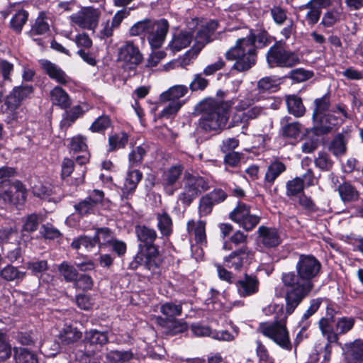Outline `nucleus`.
<instances>
[{
	"label": "nucleus",
	"mask_w": 363,
	"mask_h": 363,
	"mask_svg": "<svg viewBox=\"0 0 363 363\" xmlns=\"http://www.w3.org/2000/svg\"><path fill=\"white\" fill-rule=\"evenodd\" d=\"M50 30V25L48 23V18L45 13L40 12L35 19L34 24L32 26L30 30V35L33 37L36 35H44Z\"/></svg>",
	"instance_id": "35"
},
{
	"label": "nucleus",
	"mask_w": 363,
	"mask_h": 363,
	"mask_svg": "<svg viewBox=\"0 0 363 363\" xmlns=\"http://www.w3.org/2000/svg\"><path fill=\"white\" fill-rule=\"evenodd\" d=\"M345 14L342 11V9L333 8L329 9L323 13L320 25L325 28H331L335 23L344 19Z\"/></svg>",
	"instance_id": "31"
},
{
	"label": "nucleus",
	"mask_w": 363,
	"mask_h": 363,
	"mask_svg": "<svg viewBox=\"0 0 363 363\" xmlns=\"http://www.w3.org/2000/svg\"><path fill=\"white\" fill-rule=\"evenodd\" d=\"M313 77V72L303 68H298L289 72V78L297 83L303 82Z\"/></svg>",
	"instance_id": "53"
},
{
	"label": "nucleus",
	"mask_w": 363,
	"mask_h": 363,
	"mask_svg": "<svg viewBox=\"0 0 363 363\" xmlns=\"http://www.w3.org/2000/svg\"><path fill=\"white\" fill-rule=\"evenodd\" d=\"M94 238L96 240V244L99 243V245H106V243L111 244L113 240L111 231L108 228L99 229Z\"/></svg>",
	"instance_id": "59"
},
{
	"label": "nucleus",
	"mask_w": 363,
	"mask_h": 363,
	"mask_svg": "<svg viewBox=\"0 0 363 363\" xmlns=\"http://www.w3.org/2000/svg\"><path fill=\"white\" fill-rule=\"evenodd\" d=\"M118 60L133 69L142 62L143 55L132 41H126L118 49Z\"/></svg>",
	"instance_id": "13"
},
{
	"label": "nucleus",
	"mask_w": 363,
	"mask_h": 363,
	"mask_svg": "<svg viewBox=\"0 0 363 363\" xmlns=\"http://www.w3.org/2000/svg\"><path fill=\"white\" fill-rule=\"evenodd\" d=\"M286 105L290 113L296 117L302 116L305 112L301 99L296 96H289L286 98Z\"/></svg>",
	"instance_id": "37"
},
{
	"label": "nucleus",
	"mask_w": 363,
	"mask_h": 363,
	"mask_svg": "<svg viewBox=\"0 0 363 363\" xmlns=\"http://www.w3.org/2000/svg\"><path fill=\"white\" fill-rule=\"evenodd\" d=\"M208 84V81L201 76V74H196L189 84V89L191 91L203 90Z\"/></svg>",
	"instance_id": "60"
},
{
	"label": "nucleus",
	"mask_w": 363,
	"mask_h": 363,
	"mask_svg": "<svg viewBox=\"0 0 363 363\" xmlns=\"http://www.w3.org/2000/svg\"><path fill=\"white\" fill-rule=\"evenodd\" d=\"M50 100L52 104L60 107L62 109L68 108L72 101L68 94L60 86H56L50 91Z\"/></svg>",
	"instance_id": "26"
},
{
	"label": "nucleus",
	"mask_w": 363,
	"mask_h": 363,
	"mask_svg": "<svg viewBox=\"0 0 363 363\" xmlns=\"http://www.w3.org/2000/svg\"><path fill=\"white\" fill-rule=\"evenodd\" d=\"M260 221V218L257 216L252 214L251 213L239 223V226L242 228L246 231H251Z\"/></svg>",
	"instance_id": "58"
},
{
	"label": "nucleus",
	"mask_w": 363,
	"mask_h": 363,
	"mask_svg": "<svg viewBox=\"0 0 363 363\" xmlns=\"http://www.w3.org/2000/svg\"><path fill=\"white\" fill-rule=\"evenodd\" d=\"M104 196L103 191L94 190L89 196L74 206L75 211L82 216L94 213L97 206L102 202Z\"/></svg>",
	"instance_id": "18"
},
{
	"label": "nucleus",
	"mask_w": 363,
	"mask_h": 363,
	"mask_svg": "<svg viewBox=\"0 0 363 363\" xmlns=\"http://www.w3.org/2000/svg\"><path fill=\"white\" fill-rule=\"evenodd\" d=\"M240 297L246 298L256 294L259 291V281L253 274H245L235 282Z\"/></svg>",
	"instance_id": "19"
},
{
	"label": "nucleus",
	"mask_w": 363,
	"mask_h": 363,
	"mask_svg": "<svg viewBox=\"0 0 363 363\" xmlns=\"http://www.w3.org/2000/svg\"><path fill=\"white\" fill-rule=\"evenodd\" d=\"M322 303V298H317L315 299H312L310 302V306L306 312L303 313L301 319V323L303 324L302 329L306 330L308 327V323L305 321L311 315H313L320 308Z\"/></svg>",
	"instance_id": "52"
},
{
	"label": "nucleus",
	"mask_w": 363,
	"mask_h": 363,
	"mask_svg": "<svg viewBox=\"0 0 363 363\" xmlns=\"http://www.w3.org/2000/svg\"><path fill=\"white\" fill-rule=\"evenodd\" d=\"M295 269L296 274L291 272L281 276L287 315L293 313L314 288L313 282L320 272L321 263L312 255L301 254Z\"/></svg>",
	"instance_id": "1"
},
{
	"label": "nucleus",
	"mask_w": 363,
	"mask_h": 363,
	"mask_svg": "<svg viewBox=\"0 0 363 363\" xmlns=\"http://www.w3.org/2000/svg\"><path fill=\"white\" fill-rule=\"evenodd\" d=\"M315 109L313 113L312 118H315L318 116H322L326 114L327 111H329L330 108V99L327 96H324L321 98L316 99L314 101Z\"/></svg>",
	"instance_id": "50"
},
{
	"label": "nucleus",
	"mask_w": 363,
	"mask_h": 363,
	"mask_svg": "<svg viewBox=\"0 0 363 363\" xmlns=\"http://www.w3.org/2000/svg\"><path fill=\"white\" fill-rule=\"evenodd\" d=\"M182 306L181 303L166 302L160 307V312L167 318L172 319L182 314Z\"/></svg>",
	"instance_id": "41"
},
{
	"label": "nucleus",
	"mask_w": 363,
	"mask_h": 363,
	"mask_svg": "<svg viewBox=\"0 0 363 363\" xmlns=\"http://www.w3.org/2000/svg\"><path fill=\"white\" fill-rule=\"evenodd\" d=\"M183 166L175 164L164 171L161 182L165 191L172 195L177 189V183L183 172Z\"/></svg>",
	"instance_id": "20"
},
{
	"label": "nucleus",
	"mask_w": 363,
	"mask_h": 363,
	"mask_svg": "<svg viewBox=\"0 0 363 363\" xmlns=\"http://www.w3.org/2000/svg\"><path fill=\"white\" fill-rule=\"evenodd\" d=\"M100 13L94 8L87 7L72 14L70 19L82 28L93 30L99 23Z\"/></svg>",
	"instance_id": "14"
},
{
	"label": "nucleus",
	"mask_w": 363,
	"mask_h": 363,
	"mask_svg": "<svg viewBox=\"0 0 363 363\" xmlns=\"http://www.w3.org/2000/svg\"><path fill=\"white\" fill-rule=\"evenodd\" d=\"M58 271L67 282H74L78 277L77 269L67 262H63L58 266Z\"/></svg>",
	"instance_id": "45"
},
{
	"label": "nucleus",
	"mask_w": 363,
	"mask_h": 363,
	"mask_svg": "<svg viewBox=\"0 0 363 363\" xmlns=\"http://www.w3.org/2000/svg\"><path fill=\"white\" fill-rule=\"evenodd\" d=\"M14 359L16 363H38L35 354L23 347L15 349Z\"/></svg>",
	"instance_id": "39"
},
{
	"label": "nucleus",
	"mask_w": 363,
	"mask_h": 363,
	"mask_svg": "<svg viewBox=\"0 0 363 363\" xmlns=\"http://www.w3.org/2000/svg\"><path fill=\"white\" fill-rule=\"evenodd\" d=\"M229 105L213 99H208L199 105L201 113L199 126L206 131L223 129L227 123Z\"/></svg>",
	"instance_id": "3"
},
{
	"label": "nucleus",
	"mask_w": 363,
	"mask_h": 363,
	"mask_svg": "<svg viewBox=\"0 0 363 363\" xmlns=\"http://www.w3.org/2000/svg\"><path fill=\"white\" fill-rule=\"evenodd\" d=\"M256 352L259 358V363H275L266 347L260 341L257 342Z\"/></svg>",
	"instance_id": "56"
},
{
	"label": "nucleus",
	"mask_w": 363,
	"mask_h": 363,
	"mask_svg": "<svg viewBox=\"0 0 363 363\" xmlns=\"http://www.w3.org/2000/svg\"><path fill=\"white\" fill-rule=\"evenodd\" d=\"M108 338L106 333L97 330H90L85 333L84 342L86 345L102 346L106 344Z\"/></svg>",
	"instance_id": "34"
},
{
	"label": "nucleus",
	"mask_w": 363,
	"mask_h": 363,
	"mask_svg": "<svg viewBox=\"0 0 363 363\" xmlns=\"http://www.w3.org/2000/svg\"><path fill=\"white\" fill-rule=\"evenodd\" d=\"M356 323V318L352 316H342L334 319L322 318L318 322V327L323 336L327 340L325 346V357L331 354V344L340 345V335H346L351 331Z\"/></svg>",
	"instance_id": "4"
},
{
	"label": "nucleus",
	"mask_w": 363,
	"mask_h": 363,
	"mask_svg": "<svg viewBox=\"0 0 363 363\" xmlns=\"http://www.w3.org/2000/svg\"><path fill=\"white\" fill-rule=\"evenodd\" d=\"M26 276L25 272L18 270L16 267L7 265L0 271V277L4 279L11 281H21Z\"/></svg>",
	"instance_id": "38"
},
{
	"label": "nucleus",
	"mask_w": 363,
	"mask_h": 363,
	"mask_svg": "<svg viewBox=\"0 0 363 363\" xmlns=\"http://www.w3.org/2000/svg\"><path fill=\"white\" fill-rule=\"evenodd\" d=\"M259 241L267 248L278 246L281 243L280 235L277 229L264 225L258 228Z\"/></svg>",
	"instance_id": "22"
},
{
	"label": "nucleus",
	"mask_w": 363,
	"mask_h": 363,
	"mask_svg": "<svg viewBox=\"0 0 363 363\" xmlns=\"http://www.w3.org/2000/svg\"><path fill=\"white\" fill-rule=\"evenodd\" d=\"M187 230L191 235H194L196 242L200 245L206 242L205 223L202 220H189L187 223Z\"/></svg>",
	"instance_id": "30"
},
{
	"label": "nucleus",
	"mask_w": 363,
	"mask_h": 363,
	"mask_svg": "<svg viewBox=\"0 0 363 363\" xmlns=\"http://www.w3.org/2000/svg\"><path fill=\"white\" fill-rule=\"evenodd\" d=\"M145 154L143 147L138 146L133 149L129 154V163L132 167L138 166L142 162L143 158Z\"/></svg>",
	"instance_id": "57"
},
{
	"label": "nucleus",
	"mask_w": 363,
	"mask_h": 363,
	"mask_svg": "<svg viewBox=\"0 0 363 363\" xmlns=\"http://www.w3.org/2000/svg\"><path fill=\"white\" fill-rule=\"evenodd\" d=\"M269 43L266 32L257 35L250 34L245 38H238L234 47L225 53L228 60L235 61L233 68L239 72L250 69L256 62V50L265 46Z\"/></svg>",
	"instance_id": "2"
},
{
	"label": "nucleus",
	"mask_w": 363,
	"mask_h": 363,
	"mask_svg": "<svg viewBox=\"0 0 363 363\" xmlns=\"http://www.w3.org/2000/svg\"><path fill=\"white\" fill-rule=\"evenodd\" d=\"M304 189L303 181L301 177H295L286 183V195L288 196H296L303 194Z\"/></svg>",
	"instance_id": "46"
},
{
	"label": "nucleus",
	"mask_w": 363,
	"mask_h": 363,
	"mask_svg": "<svg viewBox=\"0 0 363 363\" xmlns=\"http://www.w3.org/2000/svg\"><path fill=\"white\" fill-rule=\"evenodd\" d=\"M169 24L167 20L154 21L145 19L135 23L129 30L132 36L143 35L147 37L152 48H158L163 44L168 31Z\"/></svg>",
	"instance_id": "6"
},
{
	"label": "nucleus",
	"mask_w": 363,
	"mask_h": 363,
	"mask_svg": "<svg viewBox=\"0 0 363 363\" xmlns=\"http://www.w3.org/2000/svg\"><path fill=\"white\" fill-rule=\"evenodd\" d=\"M302 9H308V12L306 14V21L309 26H313L316 24L321 16V11L315 9L313 6H309L307 3L301 7Z\"/></svg>",
	"instance_id": "54"
},
{
	"label": "nucleus",
	"mask_w": 363,
	"mask_h": 363,
	"mask_svg": "<svg viewBox=\"0 0 363 363\" xmlns=\"http://www.w3.org/2000/svg\"><path fill=\"white\" fill-rule=\"evenodd\" d=\"M133 357L131 351L111 350L106 355V359L111 363H125Z\"/></svg>",
	"instance_id": "42"
},
{
	"label": "nucleus",
	"mask_w": 363,
	"mask_h": 363,
	"mask_svg": "<svg viewBox=\"0 0 363 363\" xmlns=\"http://www.w3.org/2000/svg\"><path fill=\"white\" fill-rule=\"evenodd\" d=\"M250 213V206L244 203H238L237 206L230 212L229 217L235 223L239 224Z\"/></svg>",
	"instance_id": "40"
},
{
	"label": "nucleus",
	"mask_w": 363,
	"mask_h": 363,
	"mask_svg": "<svg viewBox=\"0 0 363 363\" xmlns=\"http://www.w3.org/2000/svg\"><path fill=\"white\" fill-rule=\"evenodd\" d=\"M218 21L211 20L199 27L195 36V44L193 47L196 54L200 52L206 44L214 40V32L218 28Z\"/></svg>",
	"instance_id": "15"
},
{
	"label": "nucleus",
	"mask_w": 363,
	"mask_h": 363,
	"mask_svg": "<svg viewBox=\"0 0 363 363\" xmlns=\"http://www.w3.org/2000/svg\"><path fill=\"white\" fill-rule=\"evenodd\" d=\"M313 120L316 133L321 135L333 131L343 122V118L340 116H336L330 112L322 116L318 115Z\"/></svg>",
	"instance_id": "16"
},
{
	"label": "nucleus",
	"mask_w": 363,
	"mask_h": 363,
	"mask_svg": "<svg viewBox=\"0 0 363 363\" xmlns=\"http://www.w3.org/2000/svg\"><path fill=\"white\" fill-rule=\"evenodd\" d=\"M128 142V135L125 132L115 133L108 137V152L124 148Z\"/></svg>",
	"instance_id": "36"
},
{
	"label": "nucleus",
	"mask_w": 363,
	"mask_h": 363,
	"mask_svg": "<svg viewBox=\"0 0 363 363\" xmlns=\"http://www.w3.org/2000/svg\"><path fill=\"white\" fill-rule=\"evenodd\" d=\"M12 354L11 345L5 333L0 331V363L9 359Z\"/></svg>",
	"instance_id": "48"
},
{
	"label": "nucleus",
	"mask_w": 363,
	"mask_h": 363,
	"mask_svg": "<svg viewBox=\"0 0 363 363\" xmlns=\"http://www.w3.org/2000/svg\"><path fill=\"white\" fill-rule=\"evenodd\" d=\"M286 170L285 164L280 161H274L272 162L267 169L264 182L272 186L276 179Z\"/></svg>",
	"instance_id": "33"
},
{
	"label": "nucleus",
	"mask_w": 363,
	"mask_h": 363,
	"mask_svg": "<svg viewBox=\"0 0 363 363\" xmlns=\"http://www.w3.org/2000/svg\"><path fill=\"white\" fill-rule=\"evenodd\" d=\"M111 125V121L108 116L98 117L91 125L89 130L93 133H103Z\"/></svg>",
	"instance_id": "49"
},
{
	"label": "nucleus",
	"mask_w": 363,
	"mask_h": 363,
	"mask_svg": "<svg viewBox=\"0 0 363 363\" xmlns=\"http://www.w3.org/2000/svg\"><path fill=\"white\" fill-rule=\"evenodd\" d=\"M40 63L45 73L56 82L65 85L69 82V77L58 65L47 60H41Z\"/></svg>",
	"instance_id": "24"
},
{
	"label": "nucleus",
	"mask_w": 363,
	"mask_h": 363,
	"mask_svg": "<svg viewBox=\"0 0 363 363\" xmlns=\"http://www.w3.org/2000/svg\"><path fill=\"white\" fill-rule=\"evenodd\" d=\"M193 34L190 31H181L174 35L169 43L170 49L174 52H179L187 48L191 43Z\"/></svg>",
	"instance_id": "27"
},
{
	"label": "nucleus",
	"mask_w": 363,
	"mask_h": 363,
	"mask_svg": "<svg viewBox=\"0 0 363 363\" xmlns=\"http://www.w3.org/2000/svg\"><path fill=\"white\" fill-rule=\"evenodd\" d=\"M282 133L284 136L289 138H296L300 133V125L298 123H290L284 125L282 127Z\"/></svg>",
	"instance_id": "64"
},
{
	"label": "nucleus",
	"mask_w": 363,
	"mask_h": 363,
	"mask_svg": "<svg viewBox=\"0 0 363 363\" xmlns=\"http://www.w3.org/2000/svg\"><path fill=\"white\" fill-rule=\"evenodd\" d=\"M27 191L20 181L11 183L4 181L0 183V199L5 203L17 205L26 201Z\"/></svg>",
	"instance_id": "12"
},
{
	"label": "nucleus",
	"mask_w": 363,
	"mask_h": 363,
	"mask_svg": "<svg viewBox=\"0 0 363 363\" xmlns=\"http://www.w3.org/2000/svg\"><path fill=\"white\" fill-rule=\"evenodd\" d=\"M157 226L161 235L169 237L173 231V222L171 216L164 211L155 214Z\"/></svg>",
	"instance_id": "29"
},
{
	"label": "nucleus",
	"mask_w": 363,
	"mask_h": 363,
	"mask_svg": "<svg viewBox=\"0 0 363 363\" xmlns=\"http://www.w3.org/2000/svg\"><path fill=\"white\" fill-rule=\"evenodd\" d=\"M254 257L253 251L247 246L232 252L224 258V264L228 268L240 270L244 264L248 263Z\"/></svg>",
	"instance_id": "17"
},
{
	"label": "nucleus",
	"mask_w": 363,
	"mask_h": 363,
	"mask_svg": "<svg viewBox=\"0 0 363 363\" xmlns=\"http://www.w3.org/2000/svg\"><path fill=\"white\" fill-rule=\"evenodd\" d=\"M329 148L337 157L344 155L347 150V140L345 136L342 134L337 135L331 141Z\"/></svg>",
	"instance_id": "44"
},
{
	"label": "nucleus",
	"mask_w": 363,
	"mask_h": 363,
	"mask_svg": "<svg viewBox=\"0 0 363 363\" xmlns=\"http://www.w3.org/2000/svg\"><path fill=\"white\" fill-rule=\"evenodd\" d=\"M270 13L274 21L279 25L283 24L287 18L286 11L279 6H274L270 9Z\"/></svg>",
	"instance_id": "61"
},
{
	"label": "nucleus",
	"mask_w": 363,
	"mask_h": 363,
	"mask_svg": "<svg viewBox=\"0 0 363 363\" xmlns=\"http://www.w3.org/2000/svg\"><path fill=\"white\" fill-rule=\"evenodd\" d=\"M298 204L306 211L308 212H314L316 210L315 203L311 197L307 196L306 194H301L298 196Z\"/></svg>",
	"instance_id": "63"
},
{
	"label": "nucleus",
	"mask_w": 363,
	"mask_h": 363,
	"mask_svg": "<svg viewBox=\"0 0 363 363\" xmlns=\"http://www.w3.org/2000/svg\"><path fill=\"white\" fill-rule=\"evenodd\" d=\"M96 245V240L94 238L87 236H80L72 242V247L74 249H81L84 247L86 250H91Z\"/></svg>",
	"instance_id": "51"
},
{
	"label": "nucleus",
	"mask_w": 363,
	"mask_h": 363,
	"mask_svg": "<svg viewBox=\"0 0 363 363\" xmlns=\"http://www.w3.org/2000/svg\"><path fill=\"white\" fill-rule=\"evenodd\" d=\"M33 92L31 86H21L15 87L7 96L6 105L11 111L16 110L22 102Z\"/></svg>",
	"instance_id": "21"
},
{
	"label": "nucleus",
	"mask_w": 363,
	"mask_h": 363,
	"mask_svg": "<svg viewBox=\"0 0 363 363\" xmlns=\"http://www.w3.org/2000/svg\"><path fill=\"white\" fill-rule=\"evenodd\" d=\"M265 109L259 106H252V101L242 99L235 106L229 128L242 125V129H247L250 121L255 120L264 115Z\"/></svg>",
	"instance_id": "9"
},
{
	"label": "nucleus",
	"mask_w": 363,
	"mask_h": 363,
	"mask_svg": "<svg viewBox=\"0 0 363 363\" xmlns=\"http://www.w3.org/2000/svg\"><path fill=\"white\" fill-rule=\"evenodd\" d=\"M182 188L179 199L189 204L199 194L208 190V184L203 177L184 172Z\"/></svg>",
	"instance_id": "10"
},
{
	"label": "nucleus",
	"mask_w": 363,
	"mask_h": 363,
	"mask_svg": "<svg viewBox=\"0 0 363 363\" xmlns=\"http://www.w3.org/2000/svg\"><path fill=\"white\" fill-rule=\"evenodd\" d=\"M135 233L141 247L140 255H138L135 257L136 262L140 264H145L150 269L157 267L159 264L157 258L159 252L154 244L157 238V232L155 229L145 225H137Z\"/></svg>",
	"instance_id": "5"
},
{
	"label": "nucleus",
	"mask_w": 363,
	"mask_h": 363,
	"mask_svg": "<svg viewBox=\"0 0 363 363\" xmlns=\"http://www.w3.org/2000/svg\"><path fill=\"white\" fill-rule=\"evenodd\" d=\"M257 331L272 340L281 348L286 350H291L292 345L286 326V320L261 323L257 328Z\"/></svg>",
	"instance_id": "8"
},
{
	"label": "nucleus",
	"mask_w": 363,
	"mask_h": 363,
	"mask_svg": "<svg viewBox=\"0 0 363 363\" xmlns=\"http://www.w3.org/2000/svg\"><path fill=\"white\" fill-rule=\"evenodd\" d=\"M345 347V359L347 363H363V339H357Z\"/></svg>",
	"instance_id": "23"
},
{
	"label": "nucleus",
	"mask_w": 363,
	"mask_h": 363,
	"mask_svg": "<svg viewBox=\"0 0 363 363\" xmlns=\"http://www.w3.org/2000/svg\"><path fill=\"white\" fill-rule=\"evenodd\" d=\"M337 191L341 200L345 203L357 201L359 196L357 190L347 182H343L339 184Z\"/></svg>",
	"instance_id": "32"
},
{
	"label": "nucleus",
	"mask_w": 363,
	"mask_h": 363,
	"mask_svg": "<svg viewBox=\"0 0 363 363\" xmlns=\"http://www.w3.org/2000/svg\"><path fill=\"white\" fill-rule=\"evenodd\" d=\"M266 58L270 67L291 68L300 63L298 54L287 49L281 41L269 49Z\"/></svg>",
	"instance_id": "7"
},
{
	"label": "nucleus",
	"mask_w": 363,
	"mask_h": 363,
	"mask_svg": "<svg viewBox=\"0 0 363 363\" xmlns=\"http://www.w3.org/2000/svg\"><path fill=\"white\" fill-rule=\"evenodd\" d=\"M142 179V173L137 169L129 171L122 187L121 200H127L132 196L138 182Z\"/></svg>",
	"instance_id": "25"
},
{
	"label": "nucleus",
	"mask_w": 363,
	"mask_h": 363,
	"mask_svg": "<svg viewBox=\"0 0 363 363\" xmlns=\"http://www.w3.org/2000/svg\"><path fill=\"white\" fill-rule=\"evenodd\" d=\"M27 268L30 270L33 274L37 275L48 270V265L46 260H38L28 262Z\"/></svg>",
	"instance_id": "62"
},
{
	"label": "nucleus",
	"mask_w": 363,
	"mask_h": 363,
	"mask_svg": "<svg viewBox=\"0 0 363 363\" xmlns=\"http://www.w3.org/2000/svg\"><path fill=\"white\" fill-rule=\"evenodd\" d=\"M279 84V80L274 77H266L259 80L257 88L260 92L275 89Z\"/></svg>",
	"instance_id": "55"
},
{
	"label": "nucleus",
	"mask_w": 363,
	"mask_h": 363,
	"mask_svg": "<svg viewBox=\"0 0 363 363\" xmlns=\"http://www.w3.org/2000/svg\"><path fill=\"white\" fill-rule=\"evenodd\" d=\"M28 13L23 9H18L12 17L10 25L16 33H21L23 26L28 21Z\"/></svg>",
	"instance_id": "43"
},
{
	"label": "nucleus",
	"mask_w": 363,
	"mask_h": 363,
	"mask_svg": "<svg viewBox=\"0 0 363 363\" xmlns=\"http://www.w3.org/2000/svg\"><path fill=\"white\" fill-rule=\"evenodd\" d=\"M188 90L189 89L186 86L175 85L162 92L160 96V101L161 102L170 101V103L162 111L161 116L169 118L176 114L184 104L179 99L184 96L187 94Z\"/></svg>",
	"instance_id": "11"
},
{
	"label": "nucleus",
	"mask_w": 363,
	"mask_h": 363,
	"mask_svg": "<svg viewBox=\"0 0 363 363\" xmlns=\"http://www.w3.org/2000/svg\"><path fill=\"white\" fill-rule=\"evenodd\" d=\"M82 337V333L72 325H65L58 334V339L62 345H69L78 341Z\"/></svg>",
	"instance_id": "28"
},
{
	"label": "nucleus",
	"mask_w": 363,
	"mask_h": 363,
	"mask_svg": "<svg viewBox=\"0 0 363 363\" xmlns=\"http://www.w3.org/2000/svg\"><path fill=\"white\" fill-rule=\"evenodd\" d=\"M83 113L80 106H75L69 111H66L61 121L62 127H69Z\"/></svg>",
	"instance_id": "47"
}]
</instances>
